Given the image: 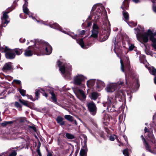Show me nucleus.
<instances>
[{"mask_svg": "<svg viewBox=\"0 0 156 156\" xmlns=\"http://www.w3.org/2000/svg\"><path fill=\"white\" fill-rule=\"evenodd\" d=\"M136 36L137 39L142 43H147L148 41V37H149V39L152 42L156 41V38L154 37L156 36V32H153L150 29L147 30V32L142 34L140 32H138L136 34Z\"/></svg>", "mask_w": 156, "mask_h": 156, "instance_id": "obj_1", "label": "nucleus"}, {"mask_svg": "<svg viewBox=\"0 0 156 156\" xmlns=\"http://www.w3.org/2000/svg\"><path fill=\"white\" fill-rule=\"evenodd\" d=\"M74 91L77 98L80 100L82 101H84L85 100L86 96L84 92L80 89L74 90Z\"/></svg>", "mask_w": 156, "mask_h": 156, "instance_id": "obj_10", "label": "nucleus"}, {"mask_svg": "<svg viewBox=\"0 0 156 156\" xmlns=\"http://www.w3.org/2000/svg\"><path fill=\"white\" fill-rule=\"evenodd\" d=\"M134 29L135 30L137 31V33L138 32H140V30L138 28H135Z\"/></svg>", "mask_w": 156, "mask_h": 156, "instance_id": "obj_64", "label": "nucleus"}, {"mask_svg": "<svg viewBox=\"0 0 156 156\" xmlns=\"http://www.w3.org/2000/svg\"><path fill=\"white\" fill-rule=\"evenodd\" d=\"M5 55L6 58L8 59H13L15 56V55L14 53L13 50H11L10 49L6 52Z\"/></svg>", "mask_w": 156, "mask_h": 156, "instance_id": "obj_15", "label": "nucleus"}, {"mask_svg": "<svg viewBox=\"0 0 156 156\" xmlns=\"http://www.w3.org/2000/svg\"><path fill=\"white\" fill-rule=\"evenodd\" d=\"M97 108L96 104L92 101L88 102V112L93 116H94L97 112Z\"/></svg>", "mask_w": 156, "mask_h": 156, "instance_id": "obj_6", "label": "nucleus"}, {"mask_svg": "<svg viewBox=\"0 0 156 156\" xmlns=\"http://www.w3.org/2000/svg\"><path fill=\"white\" fill-rule=\"evenodd\" d=\"M1 125L2 126H5L7 125L5 121L1 123Z\"/></svg>", "mask_w": 156, "mask_h": 156, "instance_id": "obj_63", "label": "nucleus"}, {"mask_svg": "<svg viewBox=\"0 0 156 156\" xmlns=\"http://www.w3.org/2000/svg\"><path fill=\"white\" fill-rule=\"evenodd\" d=\"M9 12V11H6L3 12V16L1 17L2 20V27H5L9 22V21L8 20L9 16L7 15Z\"/></svg>", "mask_w": 156, "mask_h": 156, "instance_id": "obj_11", "label": "nucleus"}, {"mask_svg": "<svg viewBox=\"0 0 156 156\" xmlns=\"http://www.w3.org/2000/svg\"><path fill=\"white\" fill-rule=\"evenodd\" d=\"M89 91L90 92L88 96L91 100L95 101L100 96V94L96 91L95 89L93 90H90Z\"/></svg>", "mask_w": 156, "mask_h": 156, "instance_id": "obj_13", "label": "nucleus"}, {"mask_svg": "<svg viewBox=\"0 0 156 156\" xmlns=\"http://www.w3.org/2000/svg\"><path fill=\"white\" fill-rule=\"evenodd\" d=\"M12 67L11 62H9L6 63L5 64L3 67V70L4 72H6L7 71L10 70Z\"/></svg>", "mask_w": 156, "mask_h": 156, "instance_id": "obj_19", "label": "nucleus"}, {"mask_svg": "<svg viewBox=\"0 0 156 156\" xmlns=\"http://www.w3.org/2000/svg\"><path fill=\"white\" fill-rule=\"evenodd\" d=\"M39 91H40L39 90H36L35 94V95H36V97H37L36 99H38V98H39Z\"/></svg>", "mask_w": 156, "mask_h": 156, "instance_id": "obj_51", "label": "nucleus"}, {"mask_svg": "<svg viewBox=\"0 0 156 156\" xmlns=\"http://www.w3.org/2000/svg\"><path fill=\"white\" fill-rule=\"evenodd\" d=\"M96 87L98 88H99L102 86H104L105 84L104 82L101 80H97L96 82Z\"/></svg>", "mask_w": 156, "mask_h": 156, "instance_id": "obj_26", "label": "nucleus"}, {"mask_svg": "<svg viewBox=\"0 0 156 156\" xmlns=\"http://www.w3.org/2000/svg\"><path fill=\"white\" fill-rule=\"evenodd\" d=\"M31 46H30L25 50L24 55L26 56H32L33 54V51L29 49V48Z\"/></svg>", "mask_w": 156, "mask_h": 156, "instance_id": "obj_22", "label": "nucleus"}, {"mask_svg": "<svg viewBox=\"0 0 156 156\" xmlns=\"http://www.w3.org/2000/svg\"><path fill=\"white\" fill-rule=\"evenodd\" d=\"M23 9L24 13L29 15L30 13L28 9L26 7H24V5L23 6Z\"/></svg>", "mask_w": 156, "mask_h": 156, "instance_id": "obj_41", "label": "nucleus"}, {"mask_svg": "<svg viewBox=\"0 0 156 156\" xmlns=\"http://www.w3.org/2000/svg\"><path fill=\"white\" fill-rule=\"evenodd\" d=\"M37 152L39 156H41V154L40 152V150L39 149L37 150Z\"/></svg>", "mask_w": 156, "mask_h": 156, "instance_id": "obj_59", "label": "nucleus"}, {"mask_svg": "<svg viewBox=\"0 0 156 156\" xmlns=\"http://www.w3.org/2000/svg\"><path fill=\"white\" fill-rule=\"evenodd\" d=\"M114 44L115 46L114 48V52L116 54L117 57H120L121 58L120 56L122 55V52L121 49L122 47L118 45L116 46L115 41L114 43Z\"/></svg>", "mask_w": 156, "mask_h": 156, "instance_id": "obj_14", "label": "nucleus"}, {"mask_svg": "<svg viewBox=\"0 0 156 156\" xmlns=\"http://www.w3.org/2000/svg\"><path fill=\"white\" fill-rule=\"evenodd\" d=\"M108 122H107V121L105 122H105H103V123L105 125L107 126H108V125L109 124Z\"/></svg>", "mask_w": 156, "mask_h": 156, "instance_id": "obj_62", "label": "nucleus"}, {"mask_svg": "<svg viewBox=\"0 0 156 156\" xmlns=\"http://www.w3.org/2000/svg\"><path fill=\"white\" fill-rule=\"evenodd\" d=\"M99 29V28L97 23H94L92 26V34L90 36L88 37V39H89V40L91 39L92 37L94 38H98Z\"/></svg>", "mask_w": 156, "mask_h": 156, "instance_id": "obj_7", "label": "nucleus"}, {"mask_svg": "<svg viewBox=\"0 0 156 156\" xmlns=\"http://www.w3.org/2000/svg\"><path fill=\"white\" fill-rule=\"evenodd\" d=\"M16 151H13L10 154L9 156H16Z\"/></svg>", "mask_w": 156, "mask_h": 156, "instance_id": "obj_53", "label": "nucleus"}, {"mask_svg": "<svg viewBox=\"0 0 156 156\" xmlns=\"http://www.w3.org/2000/svg\"><path fill=\"white\" fill-rule=\"evenodd\" d=\"M57 64L62 73L64 74L65 77L68 78L71 74L70 71L72 70L71 66L66 63L63 64L60 61H58Z\"/></svg>", "mask_w": 156, "mask_h": 156, "instance_id": "obj_2", "label": "nucleus"}, {"mask_svg": "<svg viewBox=\"0 0 156 156\" xmlns=\"http://www.w3.org/2000/svg\"><path fill=\"white\" fill-rule=\"evenodd\" d=\"M116 98H115V97H108V100L109 101L110 104H112V103L114 104L116 102Z\"/></svg>", "mask_w": 156, "mask_h": 156, "instance_id": "obj_29", "label": "nucleus"}, {"mask_svg": "<svg viewBox=\"0 0 156 156\" xmlns=\"http://www.w3.org/2000/svg\"><path fill=\"white\" fill-rule=\"evenodd\" d=\"M96 132L101 138H103L104 140L106 139V134L104 131L99 130L97 131Z\"/></svg>", "mask_w": 156, "mask_h": 156, "instance_id": "obj_24", "label": "nucleus"}, {"mask_svg": "<svg viewBox=\"0 0 156 156\" xmlns=\"http://www.w3.org/2000/svg\"><path fill=\"white\" fill-rule=\"evenodd\" d=\"M153 44H151V46L155 50H156V41L154 42H153Z\"/></svg>", "mask_w": 156, "mask_h": 156, "instance_id": "obj_56", "label": "nucleus"}, {"mask_svg": "<svg viewBox=\"0 0 156 156\" xmlns=\"http://www.w3.org/2000/svg\"><path fill=\"white\" fill-rule=\"evenodd\" d=\"M43 48L44 49L45 52L43 53L41 51L40 49H39L42 55L46 54V55H50L51 52L52 48L51 46L47 43L45 42L43 44Z\"/></svg>", "mask_w": 156, "mask_h": 156, "instance_id": "obj_12", "label": "nucleus"}, {"mask_svg": "<svg viewBox=\"0 0 156 156\" xmlns=\"http://www.w3.org/2000/svg\"><path fill=\"white\" fill-rule=\"evenodd\" d=\"M151 74L155 76L156 75V69L154 67L152 68Z\"/></svg>", "mask_w": 156, "mask_h": 156, "instance_id": "obj_44", "label": "nucleus"}, {"mask_svg": "<svg viewBox=\"0 0 156 156\" xmlns=\"http://www.w3.org/2000/svg\"><path fill=\"white\" fill-rule=\"evenodd\" d=\"M7 125L10 124H12L13 123V121H5Z\"/></svg>", "mask_w": 156, "mask_h": 156, "instance_id": "obj_60", "label": "nucleus"}, {"mask_svg": "<svg viewBox=\"0 0 156 156\" xmlns=\"http://www.w3.org/2000/svg\"><path fill=\"white\" fill-rule=\"evenodd\" d=\"M144 131L145 133H148L151 131L146 127H145Z\"/></svg>", "mask_w": 156, "mask_h": 156, "instance_id": "obj_55", "label": "nucleus"}, {"mask_svg": "<svg viewBox=\"0 0 156 156\" xmlns=\"http://www.w3.org/2000/svg\"><path fill=\"white\" fill-rule=\"evenodd\" d=\"M112 117L110 115L104 113L103 116V119L104 121L109 122L110 119H112Z\"/></svg>", "mask_w": 156, "mask_h": 156, "instance_id": "obj_21", "label": "nucleus"}, {"mask_svg": "<svg viewBox=\"0 0 156 156\" xmlns=\"http://www.w3.org/2000/svg\"><path fill=\"white\" fill-rule=\"evenodd\" d=\"M14 53L15 52V53L17 55H19L21 54L23 52L22 49H20L19 48H16L13 50Z\"/></svg>", "mask_w": 156, "mask_h": 156, "instance_id": "obj_32", "label": "nucleus"}, {"mask_svg": "<svg viewBox=\"0 0 156 156\" xmlns=\"http://www.w3.org/2000/svg\"><path fill=\"white\" fill-rule=\"evenodd\" d=\"M95 14H96V15H95V17H94V19L96 18L97 15L98 17H99L100 15L101 14V10L99 7H98L97 8V9L96 11V12H95Z\"/></svg>", "mask_w": 156, "mask_h": 156, "instance_id": "obj_34", "label": "nucleus"}, {"mask_svg": "<svg viewBox=\"0 0 156 156\" xmlns=\"http://www.w3.org/2000/svg\"><path fill=\"white\" fill-rule=\"evenodd\" d=\"M65 119L69 121L72 122L73 120V117L70 115H66L64 116Z\"/></svg>", "mask_w": 156, "mask_h": 156, "instance_id": "obj_36", "label": "nucleus"}, {"mask_svg": "<svg viewBox=\"0 0 156 156\" xmlns=\"http://www.w3.org/2000/svg\"><path fill=\"white\" fill-rule=\"evenodd\" d=\"M26 96H27V98L29 99H30L32 101H34L36 99H34V98H33V97L31 95H29L28 94H27L26 95Z\"/></svg>", "mask_w": 156, "mask_h": 156, "instance_id": "obj_47", "label": "nucleus"}, {"mask_svg": "<svg viewBox=\"0 0 156 156\" xmlns=\"http://www.w3.org/2000/svg\"><path fill=\"white\" fill-rule=\"evenodd\" d=\"M135 46L133 44H131L129 47V51H132L133 50Z\"/></svg>", "mask_w": 156, "mask_h": 156, "instance_id": "obj_50", "label": "nucleus"}, {"mask_svg": "<svg viewBox=\"0 0 156 156\" xmlns=\"http://www.w3.org/2000/svg\"><path fill=\"white\" fill-rule=\"evenodd\" d=\"M13 82L17 84H19L20 85L21 84V81L18 80H13Z\"/></svg>", "mask_w": 156, "mask_h": 156, "instance_id": "obj_48", "label": "nucleus"}, {"mask_svg": "<svg viewBox=\"0 0 156 156\" xmlns=\"http://www.w3.org/2000/svg\"><path fill=\"white\" fill-rule=\"evenodd\" d=\"M119 98V101H121L123 100L126 99V94L125 91L119 89L116 92L115 95V98Z\"/></svg>", "mask_w": 156, "mask_h": 156, "instance_id": "obj_9", "label": "nucleus"}, {"mask_svg": "<svg viewBox=\"0 0 156 156\" xmlns=\"http://www.w3.org/2000/svg\"><path fill=\"white\" fill-rule=\"evenodd\" d=\"M76 41L77 43L79 44L81 47L82 48H83L84 47V43L83 41V39H81L80 40L76 39Z\"/></svg>", "mask_w": 156, "mask_h": 156, "instance_id": "obj_35", "label": "nucleus"}, {"mask_svg": "<svg viewBox=\"0 0 156 156\" xmlns=\"http://www.w3.org/2000/svg\"><path fill=\"white\" fill-rule=\"evenodd\" d=\"M121 85V86H125V84L123 81L118 82L116 85H110L107 86L106 87V90L109 92H114L117 88V86Z\"/></svg>", "mask_w": 156, "mask_h": 156, "instance_id": "obj_8", "label": "nucleus"}, {"mask_svg": "<svg viewBox=\"0 0 156 156\" xmlns=\"http://www.w3.org/2000/svg\"><path fill=\"white\" fill-rule=\"evenodd\" d=\"M93 16H94L92 14H91V12L90 13V16H88V20H90L92 19Z\"/></svg>", "mask_w": 156, "mask_h": 156, "instance_id": "obj_58", "label": "nucleus"}, {"mask_svg": "<svg viewBox=\"0 0 156 156\" xmlns=\"http://www.w3.org/2000/svg\"><path fill=\"white\" fill-rule=\"evenodd\" d=\"M132 1L136 3H137L140 2V0H132Z\"/></svg>", "mask_w": 156, "mask_h": 156, "instance_id": "obj_61", "label": "nucleus"}, {"mask_svg": "<svg viewBox=\"0 0 156 156\" xmlns=\"http://www.w3.org/2000/svg\"><path fill=\"white\" fill-rule=\"evenodd\" d=\"M152 9L153 11L156 13V5H152Z\"/></svg>", "mask_w": 156, "mask_h": 156, "instance_id": "obj_49", "label": "nucleus"}, {"mask_svg": "<svg viewBox=\"0 0 156 156\" xmlns=\"http://www.w3.org/2000/svg\"><path fill=\"white\" fill-rule=\"evenodd\" d=\"M15 106L17 108L21 109L22 106L18 102H15Z\"/></svg>", "mask_w": 156, "mask_h": 156, "instance_id": "obj_46", "label": "nucleus"}, {"mask_svg": "<svg viewBox=\"0 0 156 156\" xmlns=\"http://www.w3.org/2000/svg\"><path fill=\"white\" fill-rule=\"evenodd\" d=\"M52 96H51V99H52V100L53 101L55 102L56 101V98L55 97V96L53 93H51Z\"/></svg>", "mask_w": 156, "mask_h": 156, "instance_id": "obj_45", "label": "nucleus"}, {"mask_svg": "<svg viewBox=\"0 0 156 156\" xmlns=\"http://www.w3.org/2000/svg\"><path fill=\"white\" fill-rule=\"evenodd\" d=\"M63 118L61 116L58 117L56 119L57 122L60 125H63L65 124L64 122L63 121Z\"/></svg>", "mask_w": 156, "mask_h": 156, "instance_id": "obj_25", "label": "nucleus"}, {"mask_svg": "<svg viewBox=\"0 0 156 156\" xmlns=\"http://www.w3.org/2000/svg\"><path fill=\"white\" fill-rule=\"evenodd\" d=\"M9 48L7 47L4 46L3 47H1L0 46V51L2 52H6L8 50H9Z\"/></svg>", "mask_w": 156, "mask_h": 156, "instance_id": "obj_31", "label": "nucleus"}, {"mask_svg": "<svg viewBox=\"0 0 156 156\" xmlns=\"http://www.w3.org/2000/svg\"><path fill=\"white\" fill-rule=\"evenodd\" d=\"M88 120L90 121L91 123L94 126L95 128H98V126L93 119L90 117L88 116Z\"/></svg>", "mask_w": 156, "mask_h": 156, "instance_id": "obj_30", "label": "nucleus"}, {"mask_svg": "<svg viewBox=\"0 0 156 156\" xmlns=\"http://www.w3.org/2000/svg\"><path fill=\"white\" fill-rule=\"evenodd\" d=\"M125 62H126V64L128 67L129 68L130 66V62L129 59L128 57L125 56L124 57Z\"/></svg>", "mask_w": 156, "mask_h": 156, "instance_id": "obj_37", "label": "nucleus"}, {"mask_svg": "<svg viewBox=\"0 0 156 156\" xmlns=\"http://www.w3.org/2000/svg\"><path fill=\"white\" fill-rule=\"evenodd\" d=\"M146 53L147 55H149L152 56V52L151 51H146Z\"/></svg>", "mask_w": 156, "mask_h": 156, "instance_id": "obj_54", "label": "nucleus"}, {"mask_svg": "<svg viewBox=\"0 0 156 156\" xmlns=\"http://www.w3.org/2000/svg\"><path fill=\"white\" fill-rule=\"evenodd\" d=\"M97 7V5H94L92 9V10L91 12V14H93L94 16H95L96 15V14H95V12H94V11L95 10V9H96Z\"/></svg>", "mask_w": 156, "mask_h": 156, "instance_id": "obj_43", "label": "nucleus"}, {"mask_svg": "<svg viewBox=\"0 0 156 156\" xmlns=\"http://www.w3.org/2000/svg\"><path fill=\"white\" fill-rule=\"evenodd\" d=\"M115 136L114 135H111L109 137V140H110L113 141L115 140Z\"/></svg>", "mask_w": 156, "mask_h": 156, "instance_id": "obj_52", "label": "nucleus"}, {"mask_svg": "<svg viewBox=\"0 0 156 156\" xmlns=\"http://www.w3.org/2000/svg\"><path fill=\"white\" fill-rule=\"evenodd\" d=\"M19 101L22 104L24 105L27 106H28V101L23 100H22L20 99H19Z\"/></svg>", "mask_w": 156, "mask_h": 156, "instance_id": "obj_39", "label": "nucleus"}, {"mask_svg": "<svg viewBox=\"0 0 156 156\" xmlns=\"http://www.w3.org/2000/svg\"><path fill=\"white\" fill-rule=\"evenodd\" d=\"M87 149L86 148H81L80 152V156H87Z\"/></svg>", "mask_w": 156, "mask_h": 156, "instance_id": "obj_23", "label": "nucleus"}, {"mask_svg": "<svg viewBox=\"0 0 156 156\" xmlns=\"http://www.w3.org/2000/svg\"><path fill=\"white\" fill-rule=\"evenodd\" d=\"M122 153L125 156H129L128 148L124 149L122 151Z\"/></svg>", "mask_w": 156, "mask_h": 156, "instance_id": "obj_40", "label": "nucleus"}, {"mask_svg": "<svg viewBox=\"0 0 156 156\" xmlns=\"http://www.w3.org/2000/svg\"><path fill=\"white\" fill-rule=\"evenodd\" d=\"M66 138L69 139H72L75 138L74 135L68 133H66Z\"/></svg>", "mask_w": 156, "mask_h": 156, "instance_id": "obj_33", "label": "nucleus"}, {"mask_svg": "<svg viewBox=\"0 0 156 156\" xmlns=\"http://www.w3.org/2000/svg\"><path fill=\"white\" fill-rule=\"evenodd\" d=\"M86 79L82 75L78 74L74 76L73 83L75 85L79 86L80 88H83L85 87L83 81Z\"/></svg>", "mask_w": 156, "mask_h": 156, "instance_id": "obj_3", "label": "nucleus"}, {"mask_svg": "<svg viewBox=\"0 0 156 156\" xmlns=\"http://www.w3.org/2000/svg\"><path fill=\"white\" fill-rule=\"evenodd\" d=\"M120 63L121 64V69L122 72H124L125 71V66L123 64V62L122 60L120 59Z\"/></svg>", "mask_w": 156, "mask_h": 156, "instance_id": "obj_42", "label": "nucleus"}, {"mask_svg": "<svg viewBox=\"0 0 156 156\" xmlns=\"http://www.w3.org/2000/svg\"><path fill=\"white\" fill-rule=\"evenodd\" d=\"M125 85L126 87L129 88L130 89H136L137 90L140 85L139 80L138 79H136L135 83H133V84L131 83L129 78H128L126 75H125Z\"/></svg>", "mask_w": 156, "mask_h": 156, "instance_id": "obj_4", "label": "nucleus"}, {"mask_svg": "<svg viewBox=\"0 0 156 156\" xmlns=\"http://www.w3.org/2000/svg\"><path fill=\"white\" fill-rule=\"evenodd\" d=\"M151 151H149L150 152L154 153V154H156V147H155L153 150L151 149Z\"/></svg>", "mask_w": 156, "mask_h": 156, "instance_id": "obj_57", "label": "nucleus"}, {"mask_svg": "<svg viewBox=\"0 0 156 156\" xmlns=\"http://www.w3.org/2000/svg\"><path fill=\"white\" fill-rule=\"evenodd\" d=\"M50 27L52 28H54L55 29H57L59 30L60 31H62L61 28L59 26V25L56 23H53V24L50 25Z\"/></svg>", "mask_w": 156, "mask_h": 156, "instance_id": "obj_28", "label": "nucleus"}, {"mask_svg": "<svg viewBox=\"0 0 156 156\" xmlns=\"http://www.w3.org/2000/svg\"><path fill=\"white\" fill-rule=\"evenodd\" d=\"M140 138H141L142 140L143 141L144 145L145 146L146 150L148 151H149L151 152V147L149 145V143L146 141V139L144 137L143 135H141L140 136Z\"/></svg>", "mask_w": 156, "mask_h": 156, "instance_id": "obj_16", "label": "nucleus"}, {"mask_svg": "<svg viewBox=\"0 0 156 156\" xmlns=\"http://www.w3.org/2000/svg\"><path fill=\"white\" fill-rule=\"evenodd\" d=\"M147 133L146 137L149 139V140L152 143H156V140L155 139L153 132L151 131Z\"/></svg>", "mask_w": 156, "mask_h": 156, "instance_id": "obj_18", "label": "nucleus"}, {"mask_svg": "<svg viewBox=\"0 0 156 156\" xmlns=\"http://www.w3.org/2000/svg\"><path fill=\"white\" fill-rule=\"evenodd\" d=\"M106 34L105 35H104L103 37V38H102V37H99V38H98V40L101 42H102L104 41H105V40H107L108 39V38L109 36V35L110 34V33L108 32L107 31L106 32Z\"/></svg>", "mask_w": 156, "mask_h": 156, "instance_id": "obj_20", "label": "nucleus"}, {"mask_svg": "<svg viewBox=\"0 0 156 156\" xmlns=\"http://www.w3.org/2000/svg\"><path fill=\"white\" fill-rule=\"evenodd\" d=\"M96 81L95 79H91L88 80V91L90 90H93L94 89V86Z\"/></svg>", "mask_w": 156, "mask_h": 156, "instance_id": "obj_17", "label": "nucleus"}, {"mask_svg": "<svg viewBox=\"0 0 156 156\" xmlns=\"http://www.w3.org/2000/svg\"><path fill=\"white\" fill-rule=\"evenodd\" d=\"M122 3V5L121 6V8L123 10L122 14L124 18L125 21H127L129 20V15L128 13L126 11L125 8L126 9H127V7L126 5V3L129 5V1L130 0H124Z\"/></svg>", "mask_w": 156, "mask_h": 156, "instance_id": "obj_5", "label": "nucleus"}, {"mask_svg": "<svg viewBox=\"0 0 156 156\" xmlns=\"http://www.w3.org/2000/svg\"><path fill=\"white\" fill-rule=\"evenodd\" d=\"M107 110L108 112H114L115 111H116V110L115 109V107L113 105H112V107L110 105L108 106Z\"/></svg>", "mask_w": 156, "mask_h": 156, "instance_id": "obj_27", "label": "nucleus"}, {"mask_svg": "<svg viewBox=\"0 0 156 156\" xmlns=\"http://www.w3.org/2000/svg\"><path fill=\"white\" fill-rule=\"evenodd\" d=\"M18 90L22 96H26V95H25L26 91L25 90H24L23 89L20 88H19Z\"/></svg>", "mask_w": 156, "mask_h": 156, "instance_id": "obj_38", "label": "nucleus"}]
</instances>
